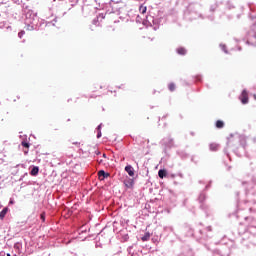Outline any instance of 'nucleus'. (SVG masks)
<instances>
[{
  "mask_svg": "<svg viewBox=\"0 0 256 256\" xmlns=\"http://www.w3.org/2000/svg\"><path fill=\"white\" fill-rule=\"evenodd\" d=\"M139 12H140L142 15H145V13H147V6L141 5V6L139 7Z\"/></svg>",
  "mask_w": 256,
  "mask_h": 256,
  "instance_id": "obj_11",
  "label": "nucleus"
},
{
  "mask_svg": "<svg viewBox=\"0 0 256 256\" xmlns=\"http://www.w3.org/2000/svg\"><path fill=\"white\" fill-rule=\"evenodd\" d=\"M151 239V234L149 232H146L144 236H142L141 241H149Z\"/></svg>",
  "mask_w": 256,
  "mask_h": 256,
  "instance_id": "obj_10",
  "label": "nucleus"
},
{
  "mask_svg": "<svg viewBox=\"0 0 256 256\" xmlns=\"http://www.w3.org/2000/svg\"><path fill=\"white\" fill-rule=\"evenodd\" d=\"M103 157H106V155H105V154H103Z\"/></svg>",
  "mask_w": 256,
  "mask_h": 256,
  "instance_id": "obj_23",
  "label": "nucleus"
},
{
  "mask_svg": "<svg viewBox=\"0 0 256 256\" xmlns=\"http://www.w3.org/2000/svg\"><path fill=\"white\" fill-rule=\"evenodd\" d=\"M103 160H100L99 163H102Z\"/></svg>",
  "mask_w": 256,
  "mask_h": 256,
  "instance_id": "obj_22",
  "label": "nucleus"
},
{
  "mask_svg": "<svg viewBox=\"0 0 256 256\" xmlns=\"http://www.w3.org/2000/svg\"><path fill=\"white\" fill-rule=\"evenodd\" d=\"M246 39H247L248 45H256V32H255V30L248 31Z\"/></svg>",
  "mask_w": 256,
  "mask_h": 256,
  "instance_id": "obj_1",
  "label": "nucleus"
},
{
  "mask_svg": "<svg viewBox=\"0 0 256 256\" xmlns=\"http://www.w3.org/2000/svg\"><path fill=\"white\" fill-rule=\"evenodd\" d=\"M13 203H15L13 200L9 201V205H13Z\"/></svg>",
  "mask_w": 256,
  "mask_h": 256,
  "instance_id": "obj_18",
  "label": "nucleus"
},
{
  "mask_svg": "<svg viewBox=\"0 0 256 256\" xmlns=\"http://www.w3.org/2000/svg\"><path fill=\"white\" fill-rule=\"evenodd\" d=\"M14 256H17V255H14Z\"/></svg>",
  "mask_w": 256,
  "mask_h": 256,
  "instance_id": "obj_25",
  "label": "nucleus"
},
{
  "mask_svg": "<svg viewBox=\"0 0 256 256\" xmlns=\"http://www.w3.org/2000/svg\"><path fill=\"white\" fill-rule=\"evenodd\" d=\"M23 35H25V31H20V32L18 33V37H19L20 39H23Z\"/></svg>",
  "mask_w": 256,
  "mask_h": 256,
  "instance_id": "obj_16",
  "label": "nucleus"
},
{
  "mask_svg": "<svg viewBox=\"0 0 256 256\" xmlns=\"http://www.w3.org/2000/svg\"><path fill=\"white\" fill-rule=\"evenodd\" d=\"M100 137H101V131L98 132L97 139H100Z\"/></svg>",
  "mask_w": 256,
  "mask_h": 256,
  "instance_id": "obj_17",
  "label": "nucleus"
},
{
  "mask_svg": "<svg viewBox=\"0 0 256 256\" xmlns=\"http://www.w3.org/2000/svg\"><path fill=\"white\" fill-rule=\"evenodd\" d=\"M98 177H99V179H100L101 181H103V179L109 177V173H106L105 171L100 170V171L98 172Z\"/></svg>",
  "mask_w": 256,
  "mask_h": 256,
  "instance_id": "obj_4",
  "label": "nucleus"
},
{
  "mask_svg": "<svg viewBox=\"0 0 256 256\" xmlns=\"http://www.w3.org/2000/svg\"><path fill=\"white\" fill-rule=\"evenodd\" d=\"M239 99L242 105H247V103H249V93H247V90L242 91L241 95L239 96Z\"/></svg>",
  "mask_w": 256,
  "mask_h": 256,
  "instance_id": "obj_2",
  "label": "nucleus"
},
{
  "mask_svg": "<svg viewBox=\"0 0 256 256\" xmlns=\"http://www.w3.org/2000/svg\"><path fill=\"white\" fill-rule=\"evenodd\" d=\"M219 149V146L215 143L210 144V150L211 151H217Z\"/></svg>",
  "mask_w": 256,
  "mask_h": 256,
  "instance_id": "obj_13",
  "label": "nucleus"
},
{
  "mask_svg": "<svg viewBox=\"0 0 256 256\" xmlns=\"http://www.w3.org/2000/svg\"><path fill=\"white\" fill-rule=\"evenodd\" d=\"M97 129H98V132L101 131V125H99Z\"/></svg>",
  "mask_w": 256,
  "mask_h": 256,
  "instance_id": "obj_19",
  "label": "nucleus"
},
{
  "mask_svg": "<svg viewBox=\"0 0 256 256\" xmlns=\"http://www.w3.org/2000/svg\"><path fill=\"white\" fill-rule=\"evenodd\" d=\"M125 171H126V173H128V175H129L130 177H134V176H135V170L133 169V166L127 165V166L125 167Z\"/></svg>",
  "mask_w": 256,
  "mask_h": 256,
  "instance_id": "obj_3",
  "label": "nucleus"
},
{
  "mask_svg": "<svg viewBox=\"0 0 256 256\" xmlns=\"http://www.w3.org/2000/svg\"><path fill=\"white\" fill-rule=\"evenodd\" d=\"M40 219L43 221V223H45V212L40 214Z\"/></svg>",
  "mask_w": 256,
  "mask_h": 256,
  "instance_id": "obj_15",
  "label": "nucleus"
},
{
  "mask_svg": "<svg viewBox=\"0 0 256 256\" xmlns=\"http://www.w3.org/2000/svg\"><path fill=\"white\" fill-rule=\"evenodd\" d=\"M158 176L160 177V179H165V177H167V170H165V169L159 170Z\"/></svg>",
  "mask_w": 256,
  "mask_h": 256,
  "instance_id": "obj_7",
  "label": "nucleus"
},
{
  "mask_svg": "<svg viewBox=\"0 0 256 256\" xmlns=\"http://www.w3.org/2000/svg\"><path fill=\"white\" fill-rule=\"evenodd\" d=\"M7 256H11V254H7Z\"/></svg>",
  "mask_w": 256,
  "mask_h": 256,
  "instance_id": "obj_24",
  "label": "nucleus"
},
{
  "mask_svg": "<svg viewBox=\"0 0 256 256\" xmlns=\"http://www.w3.org/2000/svg\"><path fill=\"white\" fill-rule=\"evenodd\" d=\"M39 174V167L35 166L32 168L30 175H32L33 177H35V175Z\"/></svg>",
  "mask_w": 256,
  "mask_h": 256,
  "instance_id": "obj_9",
  "label": "nucleus"
},
{
  "mask_svg": "<svg viewBox=\"0 0 256 256\" xmlns=\"http://www.w3.org/2000/svg\"><path fill=\"white\" fill-rule=\"evenodd\" d=\"M253 97H254V99H255V101H256V94H254Z\"/></svg>",
  "mask_w": 256,
  "mask_h": 256,
  "instance_id": "obj_21",
  "label": "nucleus"
},
{
  "mask_svg": "<svg viewBox=\"0 0 256 256\" xmlns=\"http://www.w3.org/2000/svg\"><path fill=\"white\" fill-rule=\"evenodd\" d=\"M21 145H22V147H24V149H23L24 155H27V153H29V147H30L29 143L23 141L21 143Z\"/></svg>",
  "mask_w": 256,
  "mask_h": 256,
  "instance_id": "obj_5",
  "label": "nucleus"
},
{
  "mask_svg": "<svg viewBox=\"0 0 256 256\" xmlns=\"http://www.w3.org/2000/svg\"><path fill=\"white\" fill-rule=\"evenodd\" d=\"M168 89H169V91H171V92L175 91V89H176L175 83H170V84L168 85Z\"/></svg>",
  "mask_w": 256,
  "mask_h": 256,
  "instance_id": "obj_14",
  "label": "nucleus"
},
{
  "mask_svg": "<svg viewBox=\"0 0 256 256\" xmlns=\"http://www.w3.org/2000/svg\"><path fill=\"white\" fill-rule=\"evenodd\" d=\"M177 53L179 55H185V53H187V50H185V48H178Z\"/></svg>",
  "mask_w": 256,
  "mask_h": 256,
  "instance_id": "obj_12",
  "label": "nucleus"
},
{
  "mask_svg": "<svg viewBox=\"0 0 256 256\" xmlns=\"http://www.w3.org/2000/svg\"><path fill=\"white\" fill-rule=\"evenodd\" d=\"M241 141H244V142H245V137H241Z\"/></svg>",
  "mask_w": 256,
  "mask_h": 256,
  "instance_id": "obj_20",
  "label": "nucleus"
},
{
  "mask_svg": "<svg viewBox=\"0 0 256 256\" xmlns=\"http://www.w3.org/2000/svg\"><path fill=\"white\" fill-rule=\"evenodd\" d=\"M7 213H9V208L5 207L1 212H0V219L1 221H3L5 219V215H7Z\"/></svg>",
  "mask_w": 256,
  "mask_h": 256,
  "instance_id": "obj_6",
  "label": "nucleus"
},
{
  "mask_svg": "<svg viewBox=\"0 0 256 256\" xmlns=\"http://www.w3.org/2000/svg\"><path fill=\"white\" fill-rule=\"evenodd\" d=\"M215 125L217 129H223V127H225V122L222 120H217Z\"/></svg>",
  "mask_w": 256,
  "mask_h": 256,
  "instance_id": "obj_8",
  "label": "nucleus"
}]
</instances>
